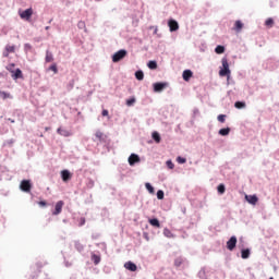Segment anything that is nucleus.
<instances>
[{
  "label": "nucleus",
  "mask_w": 279,
  "mask_h": 279,
  "mask_svg": "<svg viewBox=\"0 0 279 279\" xmlns=\"http://www.w3.org/2000/svg\"><path fill=\"white\" fill-rule=\"evenodd\" d=\"M181 213H183L184 215H186V207H181Z\"/></svg>",
  "instance_id": "69168bd1"
},
{
  "label": "nucleus",
  "mask_w": 279,
  "mask_h": 279,
  "mask_svg": "<svg viewBox=\"0 0 279 279\" xmlns=\"http://www.w3.org/2000/svg\"><path fill=\"white\" fill-rule=\"evenodd\" d=\"M5 75H8V73H5V72H0V77H5Z\"/></svg>",
  "instance_id": "338daca9"
},
{
  "label": "nucleus",
  "mask_w": 279,
  "mask_h": 279,
  "mask_svg": "<svg viewBox=\"0 0 279 279\" xmlns=\"http://www.w3.org/2000/svg\"><path fill=\"white\" fill-rule=\"evenodd\" d=\"M12 80H23V70L21 68H16L15 71L11 73Z\"/></svg>",
  "instance_id": "f3484780"
},
{
  "label": "nucleus",
  "mask_w": 279,
  "mask_h": 279,
  "mask_svg": "<svg viewBox=\"0 0 279 279\" xmlns=\"http://www.w3.org/2000/svg\"><path fill=\"white\" fill-rule=\"evenodd\" d=\"M43 269V263L37 262L34 266H31V270L33 271L31 274V279H38V276Z\"/></svg>",
  "instance_id": "423d86ee"
},
{
  "label": "nucleus",
  "mask_w": 279,
  "mask_h": 279,
  "mask_svg": "<svg viewBox=\"0 0 279 279\" xmlns=\"http://www.w3.org/2000/svg\"><path fill=\"white\" fill-rule=\"evenodd\" d=\"M201 112H199V108L195 107L193 109V113H192V119L190 121V125H195V119L196 117H199Z\"/></svg>",
  "instance_id": "393cba45"
},
{
  "label": "nucleus",
  "mask_w": 279,
  "mask_h": 279,
  "mask_svg": "<svg viewBox=\"0 0 279 279\" xmlns=\"http://www.w3.org/2000/svg\"><path fill=\"white\" fill-rule=\"evenodd\" d=\"M177 162H178V165H186V157L178 156Z\"/></svg>",
  "instance_id": "de8ad7c7"
},
{
  "label": "nucleus",
  "mask_w": 279,
  "mask_h": 279,
  "mask_svg": "<svg viewBox=\"0 0 279 279\" xmlns=\"http://www.w3.org/2000/svg\"><path fill=\"white\" fill-rule=\"evenodd\" d=\"M87 189H94L95 187V181L93 179H88L86 183Z\"/></svg>",
  "instance_id": "603ef678"
},
{
  "label": "nucleus",
  "mask_w": 279,
  "mask_h": 279,
  "mask_svg": "<svg viewBox=\"0 0 279 279\" xmlns=\"http://www.w3.org/2000/svg\"><path fill=\"white\" fill-rule=\"evenodd\" d=\"M227 118H228L227 114L220 113V114H218V117H217V121H218L219 123H223Z\"/></svg>",
  "instance_id": "8fccbe9b"
},
{
  "label": "nucleus",
  "mask_w": 279,
  "mask_h": 279,
  "mask_svg": "<svg viewBox=\"0 0 279 279\" xmlns=\"http://www.w3.org/2000/svg\"><path fill=\"white\" fill-rule=\"evenodd\" d=\"M166 167H167V169L173 170V169H175V163H173V160L168 159L166 161Z\"/></svg>",
  "instance_id": "c03bdc74"
},
{
  "label": "nucleus",
  "mask_w": 279,
  "mask_h": 279,
  "mask_svg": "<svg viewBox=\"0 0 279 279\" xmlns=\"http://www.w3.org/2000/svg\"><path fill=\"white\" fill-rule=\"evenodd\" d=\"M125 104L129 108H132V106L136 104V97L131 96L130 98L126 99Z\"/></svg>",
  "instance_id": "c9c22d12"
},
{
  "label": "nucleus",
  "mask_w": 279,
  "mask_h": 279,
  "mask_svg": "<svg viewBox=\"0 0 279 279\" xmlns=\"http://www.w3.org/2000/svg\"><path fill=\"white\" fill-rule=\"evenodd\" d=\"M62 208H64V201H59L54 205V209L52 210V215L58 217L62 213Z\"/></svg>",
  "instance_id": "4468645a"
},
{
  "label": "nucleus",
  "mask_w": 279,
  "mask_h": 279,
  "mask_svg": "<svg viewBox=\"0 0 279 279\" xmlns=\"http://www.w3.org/2000/svg\"><path fill=\"white\" fill-rule=\"evenodd\" d=\"M128 162L130 167H136V165L141 162V156L136 153H132L128 158Z\"/></svg>",
  "instance_id": "1a4fd4ad"
},
{
  "label": "nucleus",
  "mask_w": 279,
  "mask_h": 279,
  "mask_svg": "<svg viewBox=\"0 0 279 279\" xmlns=\"http://www.w3.org/2000/svg\"><path fill=\"white\" fill-rule=\"evenodd\" d=\"M145 189H146V191H147L150 195H156V187H154V185H151V183L146 182V183H145Z\"/></svg>",
  "instance_id": "c85d7f7f"
},
{
  "label": "nucleus",
  "mask_w": 279,
  "mask_h": 279,
  "mask_svg": "<svg viewBox=\"0 0 279 279\" xmlns=\"http://www.w3.org/2000/svg\"><path fill=\"white\" fill-rule=\"evenodd\" d=\"M132 24H133V27H138V20H133Z\"/></svg>",
  "instance_id": "e2e57ef3"
},
{
  "label": "nucleus",
  "mask_w": 279,
  "mask_h": 279,
  "mask_svg": "<svg viewBox=\"0 0 279 279\" xmlns=\"http://www.w3.org/2000/svg\"><path fill=\"white\" fill-rule=\"evenodd\" d=\"M2 56H3V58H8L10 56V52L5 50V51H3Z\"/></svg>",
  "instance_id": "0e129e2a"
},
{
  "label": "nucleus",
  "mask_w": 279,
  "mask_h": 279,
  "mask_svg": "<svg viewBox=\"0 0 279 279\" xmlns=\"http://www.w3.org/2000/svg\"><path fill=\"white\" fill-rule=\"evenodd\" d=\"M148 223H150L153 228H161L160 220L156 217L148 218Z\"/></svg>",
  "instance_id": "4be33fe9"
},
{
  "label": "nucleus",
  "mask_w": 279,
  "mask_h": 279,
  "mask_svg": "<svg viewBox=\"0 0 279 279\" xmlns=\"http://www.w3.org/2000/svg\"><path fill=\"white\" fill-rule=\"evenodd\" d=\"M182 77L184 82H191V77H193V71L191 69H186L182 73Z\"/></svg>",
  "instance_id": "6ab92c4d"
},
{
  "label": "nucleus",
  "mask_w": 279,
  "mask_h": 279,
  "mask_svg": "<svg viewBox=\"0 0 279 279\" xmlns=\"http://www.w3.org/2000/svg\"><path fill=\"white\" fill-rule=\"evenodd\" d=\"M83 226H86V218L80 217L78 218V228H82Z\"/></svg>",
  "instance_id": "864d4df0"
},
{
  "label": "nucleus",
  "mask_w": 279,
  "mask_h": 279,
  "mask_svg": "<svg viewBox=\"0 0 279 279\" xmlns=\"http://www.w3.org/2000/svg\"><path fill=\"white\" fill-rule=\"evenodd\" d=\"M275 23L276 22L274 21V17H268V19H266L264 24H265L266 27H274Z\"/></svg>",
  "instance_id": "a19ab883"
},
{
  "label": "nucleus",
  "mask_w": 279,
  "mask_h": 279,
  "mask_svg": "<svg viewBox=\"0 0 279 279\" xmlns=\"http://www.w3.org/2000/svg\"><path fill=\"white\" fill-rule=\"evenodd\" d=\"M90 259L94 263V265H99V263H101V255L96 254V253H92Z\"/></svg>",
  "instance_id": "a878e982"
},
{
  "label": "nucleus",
  "mask_w": 279,
  "mask_h": 279,
  "mask_svg": "<svg viewBox=\"0 0 279 279\" xmlns=\"http://www.w3.org/2000/svg\"><path fill=\"white\" fill-rule=\"evenodd\" d=\"M220 70L218 72L220 77H227V82H230V77L232 75V70H230V63L228 62V57H223L221 59Z\"/></svg>",
  "instance_id": "f257e3e1"
},
{
  "label": "nucleus",
  "mask_w": 279,
  "mask_h": 279,
  "mask_svg": "<svg viewBox=\"0 0 279 279\" xmlns=\"http://www.w3.org/2000/svg\"><path fill=\"white\" fill-rule=\"evenodd\" d=\"M38 206H40V208H47V206H49V203H47V201L43 199L38 202Z\"/></svg>",
  "instance_id": "6e6d98bb"
},
{
  "label": "nucleus",
  "mask_w": 279,
  "mask_h": 279,
  "mask_svg": "<svg viewBox=\"0 0 279 279\" xmlns=\"http://www.w3.org/2000/svg\"><path fill=\"white\" fill-rule=\"evenodd\" d=\"M163 236H166L167 239H173V233L169 230V228H165Z\"/></svg>",
  "instance_id": "79ce46f5"
},
{
  "label": "nucleus",
  "mask_w": 279,
  "mask_h": 279,
  "mask_svg": "<svg viewBox=\"0 0 279 279\" xmlns=\"http://www.w3.org/2000/svg\"><path fill=\"white\" fill-rule=\"evenodd\" d=\"M118 169H119V171H120L121 180H123V178H125V173H123L122 171H125V169H128V165L119 166Z\"/></svg>",
  "instance_id": "37998d69"
},
{
  "label": "nucleus",
  "mask_w": 279,
  "mask_h": 279,
  "mask_svg": "<svg viewBox=\"0 0 279 279\" xmlns=\"http://www.w3.org/2000/svg\"><path fill=\"white\" fill-rule=\"evenodd\" d=\"M101 117H107L108 119H110V111H108V109H102Z\"/></svg>",
  "instance_id": "13d9d810"
},
{
  "label": "nucleus",
  "mask_w": 279,
  "mask_h": 279,
  "mask_svg": "<svg viewBox=\"0 0 279 279\" xmlns=\"http://www.w3.org/2000/svg\"><path fill=\"white\" fill-rule=\"evenodd\" d=\"M239 243V239L236 238V235H231L229 238V240L227 241V250L229 252H234V250H236V244Z\"/></svg>",
  "instance_id": "6e6552de"
},
{
  "label": "nucleus",
  "mask_w": 279,
  "mask_h": 279,
  "mask_svg": "<svg viewBox=\"0 0 279 279\" xmlns=\"http://www.w3.org/2000/svg\"><path fill=\"white\" fill-rule=\"evenodd\" d=\"M234 108H236V110H245L247 102H245V100H238L234 102Z\"/></svg>",
  "instance_id": "412c9836"
},
{
  "label": "nucleus",
  "mask_w": 279,
  "mask_h": 279,
  "mask_svg": "<svg viewBox=\"0 0 279 279\" xmlns=\"http://www.w3.org/2000/svg\"><path fill=\"white\" fill-rule=\"evenodd\" d=\"M241 245L245 247V239L243 236H240L238 247L241 248Z\"/></svg>",
  "instance_id": "4d7b16f0"
},
{
  "label": "nucleus",
  "mask_w": 279,
  "mask_h": 279,
  "mask_svg": "<svg viewBox=\"0 0 279 279\" xmlns=\"http://www.w3.org/2000/svg\"><path fill=\"white\" fill-rule=\"evenodd\" d=\"M232 129L230 126L222 128L218 131L219 136H230Z\"/></svg>",
  "instance_id": "b1692460"
},
{
  "label": "nucleus",
  "mask_w": 279,
  "mask_h": 279,
  "mask_svg": "<svg viewBox=\"0 0 279 279\" xmlns=\"http://www.w3.org/2000/svg\"><path fill=\"white\" fill-rule=\"evenodd\" d=\"M151 138H153V141H154L157 145H159V143H161V141H162V136L160 135V133H159L158 131H154V132L151 133Z\"/></svg>",
  "instance_id": "5701e85b"
},
{
  "label": "nucleus",
  "mask_w": 279,
  "mask_h": 279,
  "mask_svg": "<svg viewBox=\"0 0 279 279\" xmlns=\"http://www.w3.org/2000/svg\"><path fill=\"white\" fill-rule=\"evenodd\" d=\"M33 186L34 183H32V180L29 179H23L20 183V190L22 193H32Z\"/></svg>",
  "instance_id": "20e7f679"
},
{
  "label": "nucleus",
  "mask_w": 279,
  "mask_h": 279,
  "mask_svg": "<svg viewBox=\"0 0 279 279\" xmlns=\"http://www.w3.org/2000/svg\"><path fill=\"white\" fill-rule=\"evenodd\" d=\"M156 195H157V199H159V201L165 199V191L158 190Z\"/></svg>",
  "instance_id": "09e8293b"
},
{
  "label": "nucleus",
  "mask_w": 279,
  "mask_h": 279,
  "mask_svg": "<svg viewBox=\"0 0 279 279\" xmlns=\"http://www.w3.org/2000/svg\"><path fill=\"white\" fill-rule=\"evenodd\" d=\"M124 269H126V271H138V266L132 262V260H129L126 263H124Z\"/></svg>",
  "instance_id": "dca6fc26"
},
{
  "label": "nucleus",
  "mask_w": 279,
  "mask_h": 279,
  "mask_svg": "<svg viewBox=\"0 0 279 279\" xmlns=\"http://www.w3.org/2000/svg\"><path fill=\"white\" fill-rule=\"evenodd\" d=\"M134 75L137 82H143V80H145V72H143V70L135 71Z\"/></svg>",
  "instance_id": "bb28decb"
},
{
  "label": "nucleus",
  "mask_w": 279,
  "mask_h": 279,
  "mask_svg": "<svg viewBox=\"0 0 279 279\" xmlns=\"http://www.w3.org/2000/svg\"><path fill=\"white\" fill-rule=\"evenodd\" d=\"M14 66H16V63H9L7 65V71H9V73H12V71H15Z\"/></svg>",
  "instance_id": "5fc2aeb1"
},
{
  "label": "nucleus",
  "mask_w": 279,
  "mask_h": 279,
  "mask_svg": "<svg viewBox=\"0 0 279 279\" xmlns=\"http://www.w3.org/2000/svg\"><path fill=\"white\" fill-rule=\"evenodd\" d=\"M186 258L179 256L174 259V267H177V269H182L184 268V263H185Z\"/></svg>",
  "instance_id": "a211bd4d"
},
{
  "label": "nucleus",
  "mask_w": 279,
  "mask_h": 279,
  "mask_svg": "<svg viewBox=\"0 0 279 279\" xmlns=\"http://www.w3.org/2000/svg\"><path fill=\"white\" fill-rule=\"evenodd\" d=\"M57 134H60V136H64V138H69V136L73 135V133H71V131L62 129V128L57 129Z\"/></svg>",
  "instance_id": "aec40b11"
},
{
  "label": "nucleus",
  "mask_w": 279,
  "mask_h": 279,
  "mask_svg": "<svg viewBox=\"0 0 279 279\" xmlns=\"http://www.w3.org/2000/svg\"><path fill=\"white\" fill-rule=\"evenodd\" d=\"M217 193H218V195H223L226 193V184H223V183L218 184Z\"/></svg>",
  "instance_id": "f704fd0d"
},
{
  "label": "nucleus",
  "mask_w": 279,
  "mask_h": 279,
  "mask_svg": "<svg viewBox=\"0 0 279 279\" xmlns=\"http://www.w3.org/2000/svg\"><path fill=\"white\" fill-rule=\"evenodd\" d=\"M77 27H78V29H84V32H87V29H86V22H84V21H80L77 23Z\"/></svg>",
  "instance_id": "3c124183"
},
{
  "label": "nucleus",
  "mask_w": 279,
  "mask_h": 279,
  "mask_svg": "<svg viewBox=\"0 0 279 279\" xmlns=\"http://www.w3.org/2000/svg\"><path fill=\"white\" fill-rule=\"evenodd\" d=\"M16 143V140L10 138L3 142L2 147H12Z\"/></svg>",
  "instance_id": "e433bc0d"
},
{
  "label": "nucleus",
  "mask_w": 279,
  "mask_h": 279,
  "mask_svg": "<svg viewBox=\"0 0 279 279\" xmlns=\"http://www.w3.org/2000/svg\"><path fill=\"white\" fill-rule=\"evenodd\" d=\"M73 264H71L69 260L64 259V266L65 267H72Z\"/></svg>",
  "instance_id": "680f3d73"
},
{
  "label": "nucleus",
  "mask_w": 279,
  "mask_h": 279,
  "mask_svg": "<svg viewBox=\"0 0 279 279\" xmlns=\"http://www.w3.org/2000/svg\"><path fill=\"white\" fill-rule=\"evenodd\" d=\"M61 175V180L62 182H71L72 178H73V173H71V170L69 169H63L60 172Z\"/></svg>",
  "instance_id": "9b49d317"
},
{
  "label": "nucleus",
  "mask_w": 279,
  "mask_h": 279,
  "mask_svg": "<svg viewBox=\"0 0 279 279\" xmlns=\"http://www.w3.org/2000/svg\"><path fill=\"white\" fill-rule=\"evenodd\" d=\"M215 53L218 56H221L222 53H226V46L223 45H217L215 48Z\"/></svg>",
  "instance_id": "473e14b6"
},
{
  "label": "nucleus",
  "mask_w": 279,
  "mask_h": 279,
  "mask_svg": "<svg viewBox=\"0 0 279 279\" xmlns=\"http://www.w3.org/2000/svg\"><path fill=\"white\" fill-rule=\"evenodd\" d=\"M143 239H145L146 241H149V233H147L146 231L143 232Z\"/></svg>",
  "instance_id": "bf43d9fd"
},
{
  "label": "nucleus",
  "mask_w": 279,
  "mask_h": 279,
  "mask_svg": "<svg viewBox=\"0 0 279 279\" xmlns=\"http://www.w3.org/2000/svg\"><path fill=\"white\" fill-rule=\"evenodd\" d=\"M24 51L26 53H32L34 51V47L32 46V44L29 43L24 44Z\"/></svg>",
  "instance_id": "ea45409f"
},
{
  "label": "nucleus",
  "mask_w": 279,
  "mask_h": 279,
  "mask_svg": "<svg viewBox=\"0 0 279 279\" xmlns=\"http://www.w3.org/2000/svg\"><path fill=\"white\" fill-rule=\"evenodd\" d=\"M8 121H10V123H16V121L12 118H8Z\"/></svg>",
  "instance_id": "774afa93"
},
{
  "label": "nucleus",
  "mask_w": 279,
  "mask_h": 279,
  "mask_svg": "<svg viewBox=\"0 0 279 279\" xmlns=\"http://www.w3.org/2000/svg\"><path fill=\"white\" fill-rule=\"evenodd\" d=\"M147 66L150 71H156V69H158V61L156 60H149L147 62Z\"/></svg>",
  "instance_id": "7c9ffc66"
},
{
  "label": "nucleus",
  "mask_w": 279,
  "mask_h": 279,
  "mask_svg": "<svg viewBox=\"0 0 279 279\" xmlns=\"http://www.w3.org/2000/svg\"><path fill=\"white\" fill-rule=\"evenodd\" d=\"M95 136L100 143H106V138H108L101 131H97Z\"/></svg>",
  "instance_id": "cd10ccee"
},
{
  "label": "nucleus",
  "mask_w": 279,
  "mask_h": 279,
  "mask_svg": "<svg viewBox=\"0 0 279 279\" xmlns=\"http://www.w3.org/2000/svg\"><path fill=\"white\" fill-rule=\"evenodd\" d=\"M240 254H241V258L243 260H247V258H250V256H252V248L240 245Z\"/></svg>",
  "instance_id": "9d476101"
},
{
  "label": "nucleus",
  "mask_w": 279,
  "mask_h": 279,
  "mask_svg": "<svg viewBox=\"0 0 279 279\" xmlns=\"http://www.w3.org/2000/svg\"><path fill=\"white\" fill-rule=\"evenodd\" d=\"M166 88H169V82H156L153 84L154 93H162Z\"/></svg>",
  "instance_id": "0eeeda50"
},
{
  "label": "nucleus",
  "mask_w": 279,
  "mask_h": 279,
  "mask_svg": "<svg viewBox=\"0 0 279 279\" xmlns=\"http://www.w3.org/2000/svg\"><path fill=\"white\" fill-rule=\"evenodd\" d=\"M125 58H128V50L125 49H120L111 56V60L114 64L121 62V60H125Z\"/></svg>",
  "instance_id": "7ed1b4c3"
},
{
  "label": "nucleus",
  "mask_w": 279,
  "mask_h": 279,
  "mask_svg": "<svg viewBox=\"0 0 279 279\" xmlns=\"http://www.w3.org/2000/svg\"><path fill=\"white\" fill-rule=\"evenodd\" d=\"M45 62L46 63L53 62V52L52 51H49V50L46 51Z\"/></svg>",
  "instance_id": "72a5a7b5"
},
{
  "label": "nucleus",
  "mask_w": 279,
  "mask_h": 279,
  "mask_svg": "<svg viewBox=\"0 0 279 279\" xmlns=\"http://www.w3.org/2000/svg\"><path fill=\"white\" fill-rule=\"evenodd\" d=\"M245 202H247V204H250L251 206H256V204H258V195L256 194H252V195H245L244 196Z\"/></svg>",
  "instance_id": "ddd939ff"
},
{
  "label": "nucleus",
  "mask_w": 279,
  "mask_h": 279,
  "mask_svg": "<svg viewBox=\"0 0 279 279\" xmlns=\"http://www.w3.org/2000/svg\"><path fill=\"white\" fill-rule=\"evenodd\" d=\"M73 88H75V78L70 80L69 83H68V85H66V90H68L69 93H71V90H72Z\"/></svg>",
  "instance_id": "58836bf2"
},
{
  "label": "nucleus",
  "mask_w": 279,
  "mask_h": 279,
  "mask_svg": "<svg viewBox=\"0 0 279 279\" xmlns=\"http://www.w3.org/2000/svg\"><path fill=\"white\" fill-rule=\"evenodd\" d=\"M150 29H154L153 34H158V26H150Z\"/></svg>",
  "instance_id": "052dcab7"
},
{
  "label": "nucleus",
  "mask_w": 279,
  "mask_h": 279,
  "mask_svg": "<svg viewBox=\"0 0 279 279\" xmlns=\"http://www.w3.org/2000/svg\"><path fill=\"white\" fill-rule=\"evenodd\" d=\"M263 66L267 71H276L279 66V61L276 58H269L263 63Z\"/></svg>",
  "instance_id": "f03ea898"
},
{
  "label": "nucleus",
  "mask_w": 279,
  "mask_h": 279,
  "mask_svg": "<svg viewBox=\"0 0 279 279\" xmlns=\"http://www.w3.org/2000/svg\"><path fill=\"white\" fill-rule=\"evenodd\" d=\"M74 247H75L76 252H78L80 254H82V252H84V244L80 243V240L74 241Z\"/></svg>",
  "instance_id": "2f4dec72"
},
{
  "label": "nucleus",
  "mask_w": 279,
  "mask_h": 279,
  "mask_svg": "<svg viewBox=\"0 0 279 279\" xmlns=\"http://www.w3.org/2000/svg\"><path fill=\"white\" fill-rule=\"evenodd\" d=\"M0 99H12V95L9 92L0 90Z\"/></svg>",
  "instance_id": "4c0bfd02"
},
{
  "label": "nucleus",
  "mask_w": 279,
  "mask_h": 279,
  "mask_svg": "<svg viewBox=\"0 0 279 279\" xmlns=\"http://www.w3.org/2000/svg\"><path fill=\"white\" fill-rule=\"evenodd\" d=\"M244 25H245V24H243V22H242L241 20H236V21L234 22L233 29H234L235 32H241V29H243Z\"/></svg>",
  "instance_id": "c756f323"
},
{
  "label": "nucleus",
  "mask_w": 279,
  "mask_h": 279,
  "mask_svg": "<svg viewBox=\"0 0 279 279\" xmlns=\"http://www.w3.org/2000/svg\"><path fill=\"white\" fill-rule=\"evenodd\" d=\"M197 278L199 279H209L210 278V270L206 266L202 267L201 270L197 272Z\"/></svg>",
  "instance_id": "f8f14e48"
},
{
  "label": "nucleus",
  "mask_w": 279,
  "mask_h": 279,
  "mask_svg": "<svg viewBox=\"0 0 279 279\" xmlns=\"http://www.w3.org/2000/svg\"><path fill=\"white\" fill-rule=\"evenodd\" d=\"M168 27H169V31L171 33L178 32V29H180V24L175 20L169 19L168 20Z\"/></svg>",
  "instance_id": "2eb2a0df"
},
{
  "label": "nucleus",
  "mask_w": 279,
  "mask_h": 279,
  "mask_svg": "<svg viewBox=\"0 0 279 279\" xmlns=\"http://www.w3.org/2000/svg\"><path fill=\"white\" fill-rule=\"evenodd\" d=\"M4 49L9 53H14V51H16V46H14V45H12V46L7 45Z\"/></svg>",
  "instance_id": "a18cd8bd"
},
{
  "label": "nucleus",
  "mask_w": 279,
  "mask_h": 279,
  "mask_svg": "<svg viewBox=\"0 0 279 279\" xmlns=\"http://www.w3.org/2000/svg\"><path fill=\"white\" fill-rule=\"evenodd\" d=\"M19 15L22 21H32V16H34V9L28 8L23 11H19Z\"/></svg>",
  "instance_id": "39448f33"
},
{
  "label": "nucleus",
  "mask_w": 279,
  "mask_h": 279,
  "mask_svg": "<svg viewBox=\"0 0 279 279\" xmlns=\"http://www.w3.org/2000/svg\"><path fill=\"white\" fill-rule=\"evenodd\" d=\"M48 71H52V73H58V63H52L49 65Z\"/></svg>",
  "instance_id": "49530a36"
}]
</instances>
